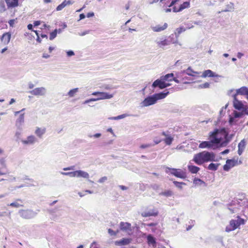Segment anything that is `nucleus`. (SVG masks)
Returning <instances> with one entry per match:
<instances>
[{
	"mask_svg": "<svg viewBox=\"0 0 248 248\" xmlns=\"http://www.w3.org/2000/svg\"><path fill=\"white\" fill-rule=\"evenodd\" d=\"M241 110L242 112H243V115H248V107L247 106H244L243 108Z\"/></svg>",
	"mask_w": 248,
	"mask_h": 248,
	"instance_id": "nucleus-51",
	"label": "nucleus"
},
{
	"mask_svg": "<svg viewBox=\"0 0 248 248\" xmlns=\"http://www.w3.org/2000/svg\"><path fill=\"white\" fill-rule=\"evenodd\" d=\"M101 133H96L94 135H88V137L90 138L93 137L94 138H99L101 137Z\"/></svg>",
	"mask_w": 248,
	"mask_h": 248,
	"instance_id": "nucleus-52",
	"label": "nucleus"
},
{
	"mask_svg": "<svg viewBox=\"0 0 248 248\" xmlns=\"http://www.w3.org/2000/svg\"><path fill=\"white\" fill-rule=\"evenodd\" d=\"M0 165L1 166V168H6L7 165L6 163V159L4 157L0 158Z\"/></svg>",
	"mask_w": 248,
	"mask_h": 248,
	"instance_id": "nucleus-45",
	"label": "nucleus"
},
{
	"mask_svg": "<svg viewBox=\"0 0 248 248\" xmlns=\"http://www.w3.org/2000/svg\"><path fill=\"white\" fill-rule=\"evenodd\" d=\"M243 112H237L236 111H234L233 112V116L235 117V118H241L243 116Z\"/></svg>",
	"mask_w": 248,
	"mask_h": 248,
	"instance_id": "nucleus-48",
	"label": "nucleus"
},
{
	"mask_svg": "<svg viewBox=\"0 0 248 248\" xmlns=\"http://www.w3.org/2000/svg\"><path fill=\"white\" fill-rule=\"evenodd\" d=\"M24 122V113H22L20 115L16 121V124L21 125Z\"/></svg>",
	"mask_w": 248,
	"mask_h": 248,
	"instance_id": "nucleus-36",
	"label": "nucleus"
},
{
	"mask_svg": "<svg viewBox=\"0 0 248 248\" xmlns=\"http://www.w3.org/2000/svg\"><path fill=\"white\" fill-rule=\"evenodd\" d=\"M151 146V144H142L140 145V147L141 148H142V149H144V148H147V147H149Z\"/></svg>",
	"mask_w": 248,
	"mask_h": 248,
	"instance_id": "nucleus-62",
	"label": "nucleus"
},
{
	"mask_svg": "<svg viewBox=\"0 0 248 248\" xmlns=\"http://www.w3.org/2000/svg\"><path fill=\"white\" fill-rule=\"evenodd\" d=\"M58 33V30L55 29L50 33L49 39L50 40H53L56 36Z\"/></svg>",
	"mask_w": 248,
	"mask_h": 248,
	"instance_id": "nucleus-43",
	"label": "nucleus"
},
{
	"mask_svg": "<svg viewBox=\"0 0 248 248\" xmlns=\"http://www.w3.org/2000/svg\"><path fill=\"white\" fill-rule=\"evenodd\" d=\"M156 43L159 46V47L163 48V46L169 45L171 42L168 39L163 38L157 39L155 41Z\"/></svg>",
	"mask_w": 248,
	"mask_h": 248,
	"instance_id": "nucleus-15",
	"label": "nucleus"
},
{
	"mask_svg": "<svg viewBox=\"0 0 248 248\" xmlns=\"http://www.w3.org/2000/svg\"><path fill=\"white\" fill-rule=\"evenodd\" d=\"M246 145V142L245 139H243L241 140V141L239 143L238 147V154L239 155H241L244 152Z\"/></svg>",
	"mask_w": 248,
	"mask_h": 248,
	"instance_id": "nucleus-19",
	"label": "nucleus"
},
{
	"mask_svg": "<svg viewBox=\"0 0 248 248\" xmlns=\"http://www.w3.org/2000/svg\"><path fill=\"white\" fill-rule=\"evenodd\" d=\"M186 31V29L183 27H180L178 28H177L176 30V32H175V36L178 37L182 32H184Z\"/></svg>",
	"mask_w": 248,
	"mask_h": 248,
	"instance_id": "nucleus-35",
	"label": "nucleus"
},
{
	"mask_svg": "<svg viewBox=\"0 0 248 248\" xmlns=\"http://www.w3.org/2000/svg\"><path fill=\"white\" fill-rule=\"evenodd\" d=\"M239 94H237V92H236V93L232 95L233 96V107L237 110H241L244 107V104L242 103V101L239 100L236 96Z\"/></svg>",
	"mask_w": 248,
	"mask_h": 248,
	"instance_id": "nucleus-9",
	"label": "nucleus"
},
{
	"mask_svg": "<svg viewBox=\"0 0 248 248\" xmlns=\"http://www.w3.org/2000/svg\"><path fill=\"white\" fill-rule=\"evenodd\" d=\"M234 4L232 2H229L226 5V8L224 10H222V12H231L233 11Z\"/></svg>",
	"mask_w": 248,
	"mask_h": 248,
	"instance_id": "nucleus-29",
	"label": "nucleus"
},
{
	"mask_svg": "<svg viewBox=\"0 0 248 248\" xmlns=\"http://www.w3.org/2000/svg\"><path fill=\"white\" fill-rule=\"evenodd\" d=\"M173 183L177 187L180 189H182L183 185H186V183L184 182H179L176 181H173Z\"/></svg>",
	"mask_w": 248,
	"mask_h": 248,
	"instance_id": "nucleus-42",
	"label": "nucleus"
},
{
	"mask_svg": "<svg viewBox=\"0 0 248 248\" xmlns=\"http://www.w3.org/2000/svg\"><path fill=\"white\" fill-rule=\"evenodd\" d=\"M199 147L201 148H210L212 147V145L210 141H204L199 144Z\"/></svg>",
	"mask_w": 248,
	"mask_h": 248,
	"instance_id": "nucleus-25",
	"label": "nucleus"
},
{
	"mask_svg": "<svg viewBox=\"0 0 248 248\" xmlns=\"http://www.w3.org/2000/svg\"><path fill=\"white\" fill-rule=\"evenodd\" d=\"M211 143L212 145V147L214 145H216L217 146H226L228 142V141L225 140L224 141H222V139L220 138H214L212 140H210Z\"/></svg>",
	"mask_w": 248,
	"mask_h": 248,
	"instance_id": "nucleus-11",
	"label": "nucleus"
},
{
	"mask_svg": "<svg viewBox=\"0 0 248 248\" xmlns=\"http://www.w3.org/2000/svg\"><path fill=\"white\" fill-rule=\"evenodd\" d=\"M11 34L9 32L4 33L1 37V40L5 44H8L10 40Z\"/></svg>",
	"mask_w": 248,
	"mask_h": 248,
	"instance_id": "nucleus-26",
	"label": "nucleus"
},
{
	"mask_svg": "<svg viewBox=\"0 0 248 248\" xmlns=\"http://www.w3.org/2000/svg\"><path fill=\"white\" fill-rule=\"evenodd\" d=\"M7 205L15 208H19L20 207H22L23 206V201L20 199H17L14 202L11 203L9 204H8Z\"/></svg>",
	"mask_w": 248,
	"mask_h": 248,
	"instance_id": "nucleus-20",
	"label": "nucleus"
},
{
	"mask_svg": "<svg viewBox=\"0 0 248 248\" xmlns=\"http://www.w3.org/2000/svg\"><path fill=\"white\" fill-rule=\"evenodd\" d=\"M61 174L63 175H67L71 177H76V170L74 171H70V172H61Z\"/></svg>",
	"mask_w": 248,
	"mask_h": 248,
	"instance_id": "nucleus-38",
	"label": "nucleus"
},
{
	"mask_svg": "<svg viewBox=\"0 0 248 248\" xmlns=\"http://www.w3.org/2000/svg\"><path fill=\"white\" fill-rule=\"evenodd\" d=\"M26 180H29V181H30L31 182H33V179L29 178L27 176H25V177H23L21 179V180H23V181Z\"/></svg>",
	"mask_w": 248,
	"mask_h": 248,
	"instance_id": "nucleus-61",
	"label": "nucleus"
},
{
	"mask_svg": "<svg viewBox=\"0 0 248 248\" xmlns=\"http://www.w3.org/2000/svg\"><path fill=\"white\" fill-rule=\"evenodd\" d=\"M185 25L187 26L186 29H190L193 28V26L190 23H185Z\"/></svg>",
	"mask_w": 248,
	"mask_h": 248,
	"instance_id": "nucleus-60",
	"label": "nucleus"
},
{
	"mask_svg": "<svg viewBox=\"0 0 248 248\" xmlns=\"http://www.w3.org/2000/svg\"><path fill=\"white\" fill-rule=\"evenodd\" d=\"M131 224L128 222H121L120 223V230L123 231H131Z\"/></svg>",
	"mask_w": 248,
	"mask_h": 248,
	"instance_id": "nucleus-18",
	"label": "nucleus"
},
{
	"mask_svg": "<svg viewBox=\"0 0 248 248\" xmlns=\"http://www.w3.org/2000/svg\"><path fill=\"white\" fill-rule=\"evenodd\" d=\"M7 179L8 181L14 182L16 180V178L13 175H9V177Z\"/></svg>",
	"mask_w": 248,
	"mask_h": 248,
	"instance_id": "nucleus-54",
	"label": "nucleus"
},
{
	"mask_svg": "<svg viewBox=\"0 0 248 248\" xmlns=\"http://www.w3.org/2000/svg\"><path fill=\"white\" fill-rule=\"evenodd\" d=\"M174 77V74L173 73H170L166 74L165 76H162L160 78H162V80H164L165 81H172V78Z\"/></svg>",
	"mask_w": 248,
	"mask_h": 248,
	"instance_id": "nucleus-30",
	"label": "nucleus"
},
{
	"mask_svg": "<svg viewBox=\"0 0 248 248\" xmlns=\"http://www.w3.org/2000/svg\"><path fill=\"white\" fill-rule=\"evenodd\" d=\"M78 88H76L70 90L67 93V95L71 97H74L75 94L78 92Z\"/></svg>",
	"mask_w": 248,
	"mask_h": 248,
	"instance_id": "nucleus-39",
	"label": "nucleus"
},
{
	"mask_svg": "<svg viewBox=\"0 0 248 248\" xmlns=\"http://www.w3.org/2000/svg\"><path fill=\"white\" fill-rule=\"evenodd\" d=\"M46 132V128H44L43 129L40 128L39 127H37L35 131V134L40 138H41L42 136Z\"/></svg>",
	"mask_w": 248,
	"mask_h": 248,
	"instance_id": "nucleus-27",
	"label": "nucleus"
},
{
	"mask_svg": "<svg viewBox=\"0 0 248 248\" xmlns=\"http://www.w3.org/2000/svg\"><path fill=\"white\" fill-rule=\"evenodd\" d=\"M103 88L104 89H105L106 90H111L114 88L112 86L109 85H104L103 86Z\"/></svg>",
	"mask_w": 248,
	"mask_h": 248,
	"instance_id": "nucleus-55",
	"label": "nucleus"
},
{
	"mask_svg": "<svg viewBox=\"0 0 248 248\" xmlns=\"http://www.w3.org/2000/svg\"><path fill=\"white\" fill-rule=\"evenodd\" d=\"M237 122V120H236V118H235V117L234 116L233 117H230L229 122L230 124H231V125L236 124Z\"/></svg>",
	"mask_w": 248,
	"mask_h": 248,
	"instance_id": "nucleus-46",
	"label": "nucleus"
},
{
	"mask_svg": "<svg viewBox=\"0 0 248 248\" xmlns=\"http://www.w3.org/2000/svg\"><path fill=\"white\" fill-rule=\"evenodd\" d=\"M29 93L33 95L43 96L46 94V90L43 87H38L29 91Z\"/></svg>",
	"mask_w": 248,
	"mask_h": 248,
	"instance_id": "nucleus-7",
	"label": "nucleus"
},
{
	"mask_svg": "<svg viewBox=\"0 0 248 248\" xmlns=\"http://www.w3.org/2000/svg\"><path fill=\"white\" fill-rule=\"evenodd\" d=\"M178 1V0H173L171 1L170 5L168 6L169 7H171L174 5Z\"/></svg>",
	"mask_w": 248,
	"mask_h": 248,
	"instance_id": "nucleus-58",
	"label": "nucleus"
},
{
	"mask_svg": "<svg viewBox=\"0 0 248 248\" xmlns=\"http://www.w3.org/2000/svg\"><path fill=\"white\" fill-rule=\"evenodd\" d=\"M66 6H67V0H64V1L61 4H60L57 7L56 10L58 11H61L63 8H64Z\"/></svg>",
	"mask_w": 248,
	"mask_h": 248,
	"instance_id": "nucleus-41",
	"label": "nucleus"
},
{
	"mask_svg": "<svg viewBox=\"0 0 248 248\" xmlns=\"http://www.w3.org/2000/svg\"><path fill=\"white\" fill-rule=\"evenodd\" d=\"M173 140V138L170 135H169L166 138H165V139L164 140V141L167 145H170L171 144Z\"/></svg>",
	"mask_w": 248,
	"mask_h": 248,
	"instance_id": "nucleus-40",
	"label": "nucleus"
},
{
	"mask_svg": "<svg viewBox=\"0 0 248 248\" xmlns=\"http://www.w3.org/2000/svg\"><path fill=\"white\" fill-rule=\"evenodd\" d=\"M37 141L36 138L33 135L29 136L26 140H22L21 142L25 145H32Z\"/></svg>",
	"mask_w": 248,
	"mask_h": 248,
	"instance_id": "nucleus-12",
	"label": "nucleus"
},
{
	"mask_svg": "<svg viewBox=\"0 0 248 248\" xmlns=\"http://www.w3.org/2000/svg\"><path fill=\"white\" fill-rule=\"evenodd\" d=\"M61 206H57L54 209H52L49 210V212L51 214L55 213L56 211V210H58V208H60Z\"/></svg>",
	"mask_w": 248,
	"mask_h": 248,
	"instance_id": "nucleus-57",
	"label": "nucleus"
},
{
	"mask_svg": "<svg viewBox=\"0 0 248 248\" xmlns=\"http://www.w3.org/2000/svg\"><path fill=\"white\" fill-rule=\"evenodd\" d=\"M187 168L188 170L192 173H196L200 170L199 167L194 165H188Z\"/></svg>",
	"mask_w": 248,
	"mask_h": 248,
	"instance_id": "nucleus-28",
	"label": "nucleus"
},
{
	"mask_svg": "<svg viewBox=\"0 0 248 248\" xmlns=\"http://www.w3.org/2000/svg\"><path fill=\"white\" fill-rule=\"evenodd\" d=\"M118 232V230H117L116 232H115L111 229H108V233L110 236H115L117 235Z\"/></svg>",
	"mask_w": 248,
	"mask_h": 248,
	"instance_id": "nucleus-49",
	"label": "nucleus"
},
{
	"mask_svg": "<svg viewBox=\"0 0 248 248\" xmlns=\"http://www.w3.org/2000/svg\"><path fill=\"white\" fill-rule=\"evenodd\" d=\"M37 211H34L31 209H21L19 210L18 214L21 217L28 219L34 217L38 214V212H39V210H38Z\"/></svg>",
	"mask_w": 248,
	"mask_h": 248,
	"instance_id": "nucleus-6",
	"label": "nucleus"
},
{
	"mask_svg": "<svg viewBox=\"0 0 248 248\" xmlns=\"http://www.w3.org/2000/svg\"><path fill=\"white\" fill-rule=\"evenodd\" d=\"M167 27L168 24L165 23L163 26L157 25L155 26L151 27V28L152 30L155 32H160L166 29Z\"/></svg>",
	"mask_w": 248,
	"mask_h": 248,
	"instance_id": "nucleus-17",
	"label": "nucleus"
},
{
	"mask_svg": "<svg viewBox=\"0 0 248 248\" xmlns=\"http://www.w3.org/2000/svg\"><path fill=\"white\" fill-rule=\"evenodd\" d=\"M183 72L188 76L197 78L200 77V76L199 75L201 74V72L193 71L191 67H189L186 70H184Z\"/></svg>",
	"mask_w": 248,
	"mask_h": 248,
	"instance_id": "nucleus-14",
	"label": "nucleus"
},
{
	"mask_svg": "<svg viewBox=\"0 0 248 248\" xmlns=\"http://www.w3.org/2000/svg\"><path fill=\"white\" fill-rule=\"evenodd\" d=\"M172 194H173L171 190H166V191H164V192H161L159 193V195L164 196H165L166 197H170V196H171L172 195Z\"/></svg>",
	"mask_w": 248,
	"mask_h": 248,
	"instance_id": "nucleus-37",
	"label": "nucleus"
},
{
	"mask_svg": "<svg viewBox=\"0 0 248 248\" xmlns=\"http://www.w3.org/2000/svg\"><path fill=\"white\" fill-rule=\"evenodd\" d=\"M158 214V212L157 210L155 208H153L144 211L141 213V215L143 217H149L151 216L155 217Z\"/></svg>",
	"mask_w": 248,
	"mask_h": 248,
	"instance_id": "nucleus-10",
	"label": "nucleus"
},
{
	"mask_svg": "<svg viewBox=\"0 0 248 248\" xmlns=\"http://www.w3.org/2000/svg\"><path fill=\"white\" fill-rule=\"evenodd\" d=\"M237 94H239L242 95H246V98L248 100V87L246 86H243L239 89L236 90Z\"/></svg>",
	"mask_w": 248,
	"mask_h": 248,
	"instance_id": "nucleus-16",
	"label": "nucleus"
},
{
	"mask_svg": "<svg viewBox=\"0 0 248 248\" xmlns=\"http://www.w3.org/2000/svg\"><path fill=\"white\" fill-rule=\"evenodd\" d=\"M217 75H215V74L211 70H206L204 71L202 75L200 76V77L202 78H206V77H216Z\"/></svg>",
	"mask_w": 248,
	"mask_h": 248,
	"instance_id": "nucleus-23",
	"label": "nucleus"
},
{
	"mask_svg": "<svg viewBox=\"0 0 248 248\" xmlns=\"http://www.w3.org/2000/svg\"><path fill=\"white\" fill-rule=\"evenodd\" d=\"M131 239L127 238H123L119 241L115 242L116 245L118 246H124L129 244L131 242Z\"/></svg>",
	"mask_w": 248,
	"mask_h": 248,
	"instance_id": "nucleus-22",
	"label": "nucleus"
},
{
	"mask_svg": "<svg viewBox=\"0 0 248 248\" xmlns=\"http://www.w3.org/2000/svg\"><path fill=\"white\" fill-rule=\"evenodd\" d=\"M147 242L149 244L153 245V247H155L156 245V241L155 237L152 235L149 234L147 237Z\"/></svg>",
	"mask_w": 248,
	"mask_h": 248,
	"instance_id": "nucleus-31",
	"label": "nucleus"
},
{
	"mask_svg": "<svg viewBox=\"0 0 248 248\" xmlns=\"http://www.w3.org/2000/svg\"><path fill=\"white\" fill-rule=\"evenodd\" d=\"M165 81L162 80V78H160L159 79L155 80L152 84V87L155 88L158 87L160 89H164Z\"/></svg>",
	"mask_w": 248,
	"mask_h": 248,
	"instance_id": "nucleus-13",
	"label": "nucleus"
},
{
	"mask_svg": "<svg viewBox=\"0 0 248 248\" xmlns=\"http://www.w3.org/2000/svg\"><path fill=\"white\" fill-rule=\"evenodd\" d=\"M107 179H108L107 177L104 176V177H102V178H101L100 179H99L98 181V182L99 183H103L104 182L107 181Z\"/></svg>",
	"mask_w": 248,
	"mask_h": 248,
	"instance_id": "nucleus-53",
	"label": "nucleus"
},
{
	"mask_svg": "<svg viewBox=\"0 0 248 248\" xmlns=\"http://www.w3.org/2000/svg\"><path fill=\"white\" fill-rule=\"evenodd\" d=\"M190 7V2L189 1H185L183 4H181L178 8V11H183L186 8H188Z\"/></svg>",
	"mask_w": 248,
	"mask_h": 248,
	"instance_id": "nucleus-33",
	"label": "nucleus"
},
{
	"mask_svg": "<svg viewBox=\"0 0 248 248\" xmlns=\"http://www.w3.org/2000/svg\"><path fill=\"white\" fill-rule=\"evenodd\" d=\"M216 155L212 152L202 151L194 155L193 161L197 165H202L204 162L216 161Z\"/></svg>",
	"mask_w": 248,
	"mask_h": 248,
	"instance_id": "nucleus-1",
	"label": "nucleus"
},
{
	"mask_svg": "<svg viewBox=\"0 0 248 248\" xmlns=\"http://www.w3.org/2000/svg\"><path fill=\"white\" fill-rule=\"evenodd\" d=\"M165 172L178 178L185 179L186 177V172L180 169L166 167Z\"/></svg>",
	"mask_w": 248,
	"mask_h": 248,
	"instance_id": "nucleus-5",
	"label": "nucleus"
},
{
	"mask_svg": "<svg viewBox=\"0 0 248 248\" xmlns=\"http://www.w3.org/2000/svg\"><path fill=\"white\" fill-rule=\"evenodd\" d=\"M89 176V173L86 171L81 170H76V177L88 179Z\"/></svg>",
	"mask_w": 248,
	"mask_h": 248,
	"instance_id": "nucleus-21",
	"label": "nucleus"
},
{
	"mask_svg": "<svg viewBox=\"0 0 248 248\" xmlns=\"http://www.w3.org/2000/svg\"><path fill=\"white\" fill-rule=\"evenodd\" d=\"M66 54L68 57H71L75 55V53L73 50H68L66 52Z\"/></svg>",
	"mask_w": 248,
	"mask_h": 248,
	"instance_id": "nucleus-56",
	"label": "nucleus"
},
{
	"mask_svg": "<svg viewBox=\"0 0 248 248\" xmlns=\"http://www.w3.org/2000/svg\"><path fill=\"white\" fill-rule=\"evenodd\" d=\"M94 15V13L93 12H90V13H88L87 15V17H93V16Z\"/></svg>",
	"mask_w": 248,
	"mask_h": 248,
	"instance_id": "nucleus-64",
	"label": "nucleus"
},
{
	"mask_svg": "<svg viewBox=\"0 0 248 248\" xmlns=\"http://www.w3.org/2000/svg\"><path fill=\"white\" fill-rule=\"evenodd\" d=\"M159 187L160 186L157 185V184H154L153 186H152V188L153 189L157 191V190L159 189Z\"/></svg>",
	"mask_w": 248,
	"mask_h": 248,
	"instance_id": "nucleus-59",
	"label": "nucleus"
},
{
	"mask_svg": "<svg viewBox=\"0 0 248 248\" xmlns=\"http://www.w3.org/2000/svg\"><path fill=\"white\" fill-rule=\"evenodd\" d=\"M245 220L241 218L239 216L237 217V219H232L230 220L229 225L226 226L225 231L230 232L239 227L241 225H244L245 223Z\"/></svg>",
	"mask_w": 248,
	"mask_h": 248,
	"instance_id": "nucleus-4",
	"label": "nucleus"
},
{
	"mask_svg": "<svg viewBox=\"0 0 248 248\" xmlns=\"http://www.w3.org/2000/svg\"><path fill=\"white\" fill-rule=\"evenodd\" d=\"M14 22H15V20L14 19L10 20L8 22L10 26H11V27H13V26Z\"/></svg>",
	"mask_w": 248,
	"mask_h": 248,
	"instance_id": "nucleus-63",
	"label": "nucleus"
},
{
	"mask_svg": "<svg viewBox=\"0 0 248 248\" xmlns=\"http://www.w3.org/2000/svg\"><path fill=\"white\" fill-rule=\"evenodd\" d=\"M220 165L219 163H210L208 166V169L211 170H217L218 166Z\"/></svg>",
	"mask_w": 248,
	"mask_h": 248,
	"instance_id": "nucleus-32",
	"label": "nucleus"
},
{
	"mask_svg": "<svg viewBox=\"0 0 248 248\" xmlns=\"http://www.w3.org/2000/svg\"><path fill=\"white\" fill-rule=\"evenodd\" d=\"M193 183L195 185H201L202 184H205L204 181L202 180L201 179L197 178H195L193 180Z\"/></svg>",
	"mask_w": 248,
	"mask_h": 248,
	"instance_id": "nucleus-44",
	"label": "nucleus"
},
{
	"mask_svg": "<svg viewBox=\"0 0 248 248\" xmlns=\"http://www.w3.org/2000/svg\"><path fill=\"white\" fill-rule=\"evenodd\" d=\"M237 159H227L226 164L223 166V170L225 171H228L231 168L234 167L237 164Z\"/></svg>",
	"mask_w": 248,
	"mask_h": 248,
	"instance_id": "nucleus-8",
	"label": "nucleus"
},
{
	"mask_svg": "<svg viewBox=\"0 0 248 248\" xmlns=\"http://www.w3.org/2000/svg\"><path fill=\"white\" fill-rule=\"evenodd\" d=\"M93 95H95L97 96L96 98H91L90 99H88L85 100L83 104H86L89 103L91 102L96 101L99 100H104V99H109L112 98L114 96V94H109L106 92H94L92 93Z\"/></svg>",
	"mask_w": 248,
	"mask_h": 248,
	"instance_id": "nucleus-3",
	"label": "nucleus"
},
{
	"mask_svg": "<svg viewBox=\"0 0 248 248\" xmlns=\"http://www.w3.org/2000/svg\"><path fill=\"white\" fill-rule=\"evenodd\" d=\"M8 7H15L18 5V0H5Z\"/></svg>",
	"mask_w": 248,
	"mask_h": 248,
	"instance_id": "nucleus-24",
	"label": "nucleus"
},
{
	"mask_svg": "<svg viewBox=\"0 0 248 248\" xmlns=\"http://www.w3.org/2000/svg\"><path fill=\"white\" fill-rule=\"evenodd\" d=\"M34 186V185L33 184H28V183H27V184H22L20 186H15L14 187V189L16 190L17 188H20L25 187V186Z\"/></svg>",
	"mask_w": 248,
	"mask_h": 248,
	"instance_id": "nucleus-47",
	"label": "nucleus"
},
{
	"mask_svg": "<svg viewBox=\"0 0 248 248\" xmlns=\"http://www.w3.org/2000/svg\"><path fill=\"white\" fill-rule=\"evenodd\" d=\"M169 93V91H164L155 93L145 98L140 103L141 107H148L155 104L158 100L165 98Z\"/></svg>",
	"mask_w": 248,
	"mask_h": 248,
	"instance_id": "nucleus-2",
	"label": "nucleus"
},
{
	"mask_svg": "<svg viewBox=\"0 0 248 248\" xmlns=\"http://www.w3.org/2000/svg\"><path fill=\"white\" fill-rule=\"evenodd\" d=\"M210 84L208 82H205L203 84L199 85V88H208L209 87Z\"/></svg>",
	"mask_w": 248,
	"mask_h": 248,
	"instance_id": "nucleus-50",
	"label": "nucleus"
},
{
	"mask_svg": "<svg viewBox=\"0 0 248 248\" xmlns=\"http://www.w3.org/2000/svg\"><path fill=\"white\" fill-rule=\"evenodd\" d=\"M131 115H132L129 114L125 113V114H123L122 115H118L116 117H112V118H111V119L114 120H118L124 118L126 117L130 116Z\"/></svg>",
	"mask_w": 248,
	"mask_h": 248,
	"instance_id": "nucleus-34",
	"label": "nucleus"
}]
</instances>
